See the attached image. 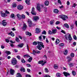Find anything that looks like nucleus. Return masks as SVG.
I'll list each match as a JSON object with an SVG mask.
<instances>
[{
  "mask_svg": "<svg viewBox=\"0 0 77 77\" xmlns=\"http://www.w3.org/2000/svg\"><path fill=\"white\" fill-rule=\"evenodd\" d=\"M26 77H31V75H26Z\"/></svg>",
  "mask_w": 77,
  "mask_h": 77,
  "instance_id": "obj_64",
  "label": "nucleus"
},
{
  "mask_svg": "<svg viewBox=\"0 0 77 77\" xmlns=\"http://www.w3.org/2000/svg\"><path fill=\"white\" fill-rule=\"evenodd\" d=\"M39 39L40 41H42V37L41 36L39 37Z\"/></svg>",
  "mask_w": 77,
  "mask_h": 77,
  "instance_id": "obj_60",
  "label": "nucleus"
},
{
  "mask_svg": "<svg viewBox=\"0 0 77 77\" xmlns=\"http://www.w3.org/2000/svg\"><path fill=\"white\" fill-rule=\"evenodd\" d=\"M22 18L23 19H25V15L24 14H22L21 15Z\"/></svg>",
  "mask_w": 77,
  "mask_h": 77,
  "instance_id": "obj_49",
  "label": "nucleus"
},
{
  "mask_svg": "<svg viewBox=\"0 0 77 77\" xmlns=\"http://www.w3.org/2000/svg\"><path fill=\"white\" fill-rule=\"evenodd\" d=\"M10 72L11 74L13 75L14 73V72H15V70L12 69H11L10 71Z\"/></svg>",
  "mask_w": 77,
  "mask_h": 77,
  "instance_id": "obj_9",
  "label": "nucleus"
},
{
  "mask_svg": "<svg viewBox=\"0 0 77 77\" xmlns=\"http://www.w3.org/2000/svg\"><path fill=\"white\" fill-rule=\"evenodd\" d=\"M42 34L43 35H46V34H47L46 31H45V30H44L43 32H42Z\"/></svg>",
  "mask_w": 77,
  "mask_h": 77,
  "instance_id": "obj_40",
  "label": "nucleus"
},
{
  "mask_svg": "<svg viewBox=\"0 0 77 77\" xmlns=\"http://www.w3.org/2000/svg\"><path fill=\"white\" fill-rule=\"evenodd\" d=\"M59 12V10L57 9H54V13L55 14H57Z\"/></svg>",
  "mask_w": 77,
  "mask_h": 77,
  "instance_id": "obj_20",
  "label": "nucleus"
},
{
  "mask_svg": "<svg viewBox=\"0 0 77 77\" xmlns=\"http://www.w3.org/2000/svg\"><path fill=\"white\" fill-rule=\"evenodd\" d=\"M37 9V11H39V12H41V7L40 6V5L39 4H38L36 7Z\"/></svg>",
  "mask_w": 77,
  "mask_h": 77,
  "instance_id": "obj_8",
  "label": "nucleus"
},
{
  "mask_svg": "<svg viewBox=\"0 0 77 77\" xmlns=\"http://www.w3.org/2000/svg\"><path fill=\"white\" fill-rule=\"evenodd\" d=\"M26 65L28 67H30L31 66V65L29 64H26Z\"/></svg>",
  "mask_w": 77,
  "mask_h": 77,
  "instance_id": "obj_61",
  "label": "nucleus"
},
{
  "mask_svg": "<svg viewBox=\"0 0 77 77\" xmlns=\"http://www.w3.org/2000/svg\"><path fill=\"white\" fill-rule=\"evenodd\" d=\"M5 14H10V13L6 10L5 11Z\"/></svg>",
  "mask_w": 77,
  "mask_h": 77,
  "instance_id": "obj_56",
  "label": "nucleus"
},
{
  "mask_svg": "<svg viewBox=\"0 0 77 77\" xmlns=\"http://www.w3.org/2000/svg\"><path fill=\"white\" fill-rule=\"evenodd\" d=\"M17 7V4H16V3H13V8H16Z\"/></svg>",
  "mask_w": 77,
  "mask_h": 77,
  "instance_id": "obj_41",
  "label": "nucleus"
},
{
  "mask_svg": "<svg viewBox=\"0 0 77 77\" xmlns=\"http://www.w3.org/2000/svg\"><path fill=\"white\" fill-rule=\"evenodd\" d=\"M63 54L65 55H66L68 54V51L66 49L63 52Z\"/></svg>",
  "mask_w": 77,
  "mask_h": 77,
  "instance_id": "obj_29",
  "label": "nucleus"
},
{
  "mask_svg": "<svg viewBox=\"0 0 77 77\" xmlns=\"http://www.w3.org/2000/svg\"><path fill=\"white\" fill-rule=\"evenodd\" d=\"M68 35H65V38L66 39V40H68Z\"/></svg>",
  "mask_w": 77,
  "mask_h": 77,
  "instance_id": "obj_51",
  "label": "nucleus"
},
{
  "mask_svg": "<svg viewBox=\"0 0 77 77\" xmlns=\"http://www.w3.org/2000/svg\"><path fill=\"white\" fill-rule=\"evenodd\" d=\"M21 61L22 63H26V61L24 60V59L22 58L21 60Z\"/></svg>",
  "mask_w": 77,
  "mask_h": 77,
  "instance_id": "obj_37",
  "label": "nucleus"
},
{
  "mask_svg": "<svg viewBox=\"0 0 77 77\" xmlns=\"http://www.w3.org/2000/svg\"><path fill=\"white\" fill-rule=\"evenodd\" d=\"M26 29H27V25H26V24H24L23 27L22 28V29L23 30H25Z\"/></svg>",
  "mask_w": 77,
  "mask_h": 77,
  "instance_id": "obj_14",
  "label": "nucleus"
},
{
  "mask_svg": "<svg viewBox=\"0 0 77 77\" xmlns=\"http://www.w3.org/2000/svg\"><path fill=\"white\" fill-rule=\"evenodd\" d=\"M58 3L60 4V5H62V2H61V1H60V0H58Z\"/></svg>",
  "mask_w": 77,
  "mask_h": 77,
  "instance_id": "obj_46",
  "label": "nucleus"
},
{
  "mask_svg": "<svg viewBox=\"0 0 77 77\" xmlns=\"http://www.w3.org/2000/svg\"><path fill=\"white\" fill-rule=\"evenodd\" d=\"M71 57H69V56H68L67 57V59H69V60H68V62H70V61H71V60H72V58H70Z\"/></svg>",
  "mask_w": 77,
  "mask_h": 77,
  "instance_id": "obj_25",
  "label": "nucleus"
},
{
  "mask_svg": "<svg viewBox=\"0 0 77 77\" xmlns=\"http://www.w3.org/2000/svg\"><path fill=\"white\" fill-rule=\"evenodd\" d=\"M60 18L61 19H62L63 21H65L66 20V19H68V16L65 15H61Z\"/></svg>",
  "mask_w": 77,
  "mask_h": 77,
  "instance_id": "obj_2",
  "label": "nucleus"
},
{
  "mask_svg": "<svg viewBox=\"0 0 77 77\" xmlns=\"http://www.w3.org/2000/svg\"><path fill=\"white\" fill-rule=\"evenodd\" d=\"M73 38L75 40H77V37H76V35H75L73 36Z\"/></svg>",
  "mask_w": 77,
  "mask_h": 77,
  "instance_id": "obj_53",
  "label": "nucleus"
},
{
  "mask_svg": "<svg viewBox=\"0 0 77 77\" xmlns=\"http://www.w3.org/2000/svg\"><path fill=\"white\" fill-rule=\"evenodd\" d=\"M38 45H40V46H42V48H44L45 46L44 45H43V43L42 42H37Z\"/></svg>",
  "mask_w": 77,
  "mask_h": 77,
  "instance_id": "obj_4",
  "label": "nucleus"
},
{
  "mask_svg": "<svg viewBox=\"0 0 77 77\" xmlns=\"http://www.w3.org/2000/svg\"><path fill=\"white\" fill-rule=\"evenodd\" d=\"M33 45H38V43L36 42H34L32 43Z\"/></svg>",
  "mask_w": 77,
  "mask_h": 77,
  "instance_id": "obj_39",
  "label": "nucleus"
},
{
  "mask_svg": "<svg viewBox=\"0 0 77 77\" xmlns=\"http://www.w3.org/2000/svg\"><path fill=\"white\" fill-rule=\"evenodd\" d=\"M20 71H21V72H22V71H23V72H25L26 71L25 68H23V67H21L20 68Z\"/></svg>",
  "mask_w": 77,
  "mask_h": 77,
  "instance_id": "obj_24",
  "label": "nucleus"
},
{
  "mask_svg": "<svg viewBox=\"0 0 77 77\" xmlns=\"http://www.w3.org/2000/svg\"><path fill=\"white\" fill-rule=\"evenodd\" d=\"M17 77H22V76L21 75L20 73H17V75H16Z\"/></svg>",
  "mask_w": 77,
  "mask_h": 77,
  "instance_id": "obj_27",
  "label": "nucleus"
},
{
  "mask_svg": "<svg viewBox=\"0 0 77 77\" xmlns=\"http://www.w3.org/2000/svg\"><path fill=\"white\" fill-rule=\"evenodd\" d=\"M60 42V41H59V39H57L56 41L55 42L56 44H59Z\"/></svg>",
  "mask_w": 77,
  "mask_h": 77,
  "instance_id": "obj_31",
  "label": "nucleus"
},
{
  "mask_svg": "<svg viewBox=\"0 0 77 77\" xmlns=\"http://www.w3.org/2000/svg\"><path fill=\"white\" fill-rule=\"evenodd\" d=\"M70 56L71 57H74V54L73 53H72L71 54Z\"/></svg>",
  "mask_w": 77,
  "mask_h": 77,
  "instance_id": "obj_45",
  "label": "nucleus"
},
{
  "mask_svg": "<svg viewBox=\"0 0 77 77\" xmlns=\"http://www.w3.org/2000/svg\"><path fill=\"white\" fill-rule=\"evenodd\" d=\"M17 9L21 11L23 9V6L21 5H19L17 7Z\"/></svg>",
  "mask_w": 77,
  "mask_h": 77,
  "instance_id": "obj_5",
  "label": "nucleus"
},
{
  "mask_svg": "<svg viewBox=\"0 0 77 77\" xmlns=\"http://www.w3.org/2000/svg\"><path fill=\"white\" fill-rule=\"evenodd\" d=\"M39 19V18L38 16H35L33 17V20L35 21H36L37 20H38Z\"/></svg>",
  "mask_w": 77,
  "mask_h": 77,
  "instance_id": "obj_6",
  "label": "nucleus"
},
{
  "mask_svg": "<svg viewBox=\"0 0 77 77\" xmlns=\"http://www.w3.org/2000/svg\"><path fill=\"white\" fill-rule=\"evenodd\" d=\"M35 31L36 32V33H39L41 32L40 29H38V28H36L35 29Z\"/></svg>",
  "mask_w": 77,
  "mask_h": 77,
  "instance_id": "obj_11",
  "label": "nucleus"
},
{
  "mask_svg": "<svg viewBox=\"0 0 77 77\" xmlns=\"http://www.w3.org/2000/svg\"><path fill=\"white\" fill-rule=\"evenodd\" d=\"M17 18H20L21 17V15L19 14H17Z\"/></svg>",
  "mask_w": 77,
  "mask_h": 77,
  "instance_id": "obj_52",
  "label": "nucleus"
},
{
  "mask_svg": "<svg viewBox=\"0 0 77 77\" xmlns=\"http://www.w3.org/2000/svg\"><path fill=\"white\" fill-rule=\"evenodd\" d=\"M69 66H70V67H72V66H74V64L72 63H70L69 64Z\"/></svg>",
  "mask_w": 77,
  "mask_h": 77,
  "instance_id": "obj_42",
  "label": "nucleus"
},
{
  "mask_svg": "<svg viewBox=\"0 0 77 77\" xmlns=\"http://www.w3.org/2000/svg\"><path fill=\"white\" fill-rule=\"evenodd\" d=\"M1 16L2 17H6L8 16V15L4 13H1Z\"/></svg>",
  "mask_w": 77,
  "mask_h": 77,
  "instance_id": "obj_13",
  "label": "nucleus"
},
{
  "mask_svg": "<svg viewBox=\"0 0 77 77\" xmlns=\"http://www.w3.org/2000/svg\"><path fill=\"white\" fill-rule=\"evenodd\" d=\"M23 57H30V56L28 54H26V55H24Z\"/></svg>",
  "mask_w": 77,
  "mask_h": 77,
  "instance_id": "obj_34",
  "label": "nucleus"
},
{
  "mask_svg": "<svg viewBox=\"0 0 77 77\" xmlns=\"http://www.w3.org/2000/svg\"><path fill=\"white\" fill-rule=\"evenodd\" d=\"M44 77H51V76H50L49 75H48L47 74Z\"/></svg>",
  "mask_w": 77,
  "mask_h": 77,
  "instance_id": "obj_63",
  "label": "nucleus"
},
{
  "mask_svg": "<svg viewBox=\"0 0 77 77\" xmlns=\"http://www.w3.org/2000/svg\"><path fill=\"white\" fill-rule=\"evenodd\" d=\"M44 62V61L43 60H40L38 61L39 64H42V63Z\"/></svg>",
  "mask_w": 77,
  "mask_h": 77,
  "instance_id": "obj_44",
  "label": "nucleus"
},
{
  "mask_svg": "<svg viewBox=\"0 0 77 77\" xmlns=\"http://www.w3.org/2000/svg\"><path fill=\"white\" fill-rule=\"evenodd\" d=\"M60 24V22L59 21H57L56 22V25H57V24Z\"/></svg>",
  "mask_w": 77,
  "mask_h": 77,
  "instance_id": "obj_58",
  "label": "nucleus"
},
{
  "mask_svg": "<svg viewBox=\"0 0 77 77\" xmlns=\"http://www.w3.org/2000/svg\"><path fill=\"white\" fill-rule=\"evenodd\" d=\"M17 59H15V58H13L12 60H11V62H13V61H15V60H16Z\"/></svg>",
  "mask_w": 77,
  "mask_h": 77,
  "instance_id": "obj_55",
  "label": "nucleus"
},
{
  "mask_svg": "<svg viewBox=\"0 0 77 77\" xmlns=\"http://www.w3.org/2000/svg\"><path fill=\"white\" fill-rule=\"evenodd\" d=\"M72 75H74V76H75L76 75V72L74 71H72Z\"/></svg>",
  "mask_w": 77,
  "mask_h": 77,
  "instance_id": "obj_33",
  "label": "nucleus"
},
{
  "mask_svg": "<svg viewBox=\"0 0 77 77\" xmlns=\"http://www.w3.org/2000/svg\"><path fill=\"white\" fill-rule=\"evenodd\" d=\"M24 45V44L23 43H21L20 45H17V47L19 48H22Z\"/></svg>",
  "mask_w": 77,
  "mask_h": 77,
  "instance_id": "obj_15",
  "label": "nucleus"
},
{
  "mask_svg": "<svg viewBox=\"0 0 77 77\" xmlns=\"http://www.w3.org/2000/svg\"><path fill=\"white\" fill-rule=\"evenodd\" d=\"M25 2L28 5H30V0H25Z\"/></svg>",
  "mask_w": 77,
  "mask_h": 77,
  "instance_id": "obj_12",
  "label": "nucleus"
},
{
  "mask_svg": "<svg viewBox=\"0 0 77 77\" xmlns=\"http://www.w3.org/2000/svg\"><path fill=\"white\" fill-rule=\"evenodd\" d=\"M5 53H6L8 55H9L11 54V52L10 51H6L5 52Z\"/></svg>",
  "mask_w": 77,
  "mask_h": 77,
  "instance_id": "obj_28",
  "label": "nucleus"
},
{
  "mask_svg": "<svg viewBox=\"0 0 77 77\" xmlns=\"http://www.w3.org/2000/svg\"><path fill=\"white\" fill-rule=\"evenodd\" d=\"M61 33H63V34H65L66 33L65 31L64 30H62L61 31Z\"/></svg>",
  "mask_w": 77,
  "mask_h": 77,
  "instance_id": "obj_47",
  "label": "nucleus"
},
{
  "mask_svg": "<svg viewBox=\"0 0 77 77\" xmlns=\"http://www.w3.org/2000/svg\"><path fill=\"white\" fill-rule=\"evenodd\" d=\"M57 29H53L52 30V34H55L57 33Z\"/></svg>",
  "mask_w": 77,
  "mask_h": 77,
  "instance_id": "obj_10",
  "label": "nucleus"
},
{
  "mask_svg": "<svg viewBox=\"0 0 77 77\" xmlns=\"http://www.w3.org/2000/svg\"><path fill=\"white\" fill-rule=\"evenodd\" d=\"M61 74L59 72L57 73L56 74V75L57 77H61Z\"/></svg>",
  "mask_w": 77,
  "mask_h": 77,
  "instance_id": "obj_26",
  "label": "nucleus"
},
{
  "mask_svg": "<svg viewBox=\"0 0 77 77\" xmlns=\"http://www.w3.org/2000/svg\"><path fill=\"white\" fill-rule=\"evenodd\" d=\"M33 54L34 55H35V53H36V51H35V50H33Z\"/></svg>",
  "mask_w": 77,
  "mask_h": 77,
  "instance_id": "obj_57",
  "label": "nucleus"
},
{
  "mask_svg": "<svg viewBox=\"0 0 77 77\" xmlns=\"http://www.w3.org/2000/svg\"><path fill=\"white\" fill-rule=\"evenodd\" d=\"M54 23V20H52L50 21V24H53Z\"/></svg>",
  "mask_w": 77,
  "mask_h": 77,
  "instance_id": "obj_36",
  "label": "nucleus"
},
{
  "mask_svg": "<svg viewBox=\"0 0 77 77\" xmlns=\"http://www.w3.org/2000/svg\"><path fill=\"white\" fill-rule=\"evenodd\" d=\"M17 59H21V57H20V56L19 55H17Z\"/></svg>",
  "mask_w": 77,
  "mask_h": 77,
  "instance_id": "obj_62",
  "label": "nucleus"
},
{
  "mask_svg": "<svg viewBox=\"0 0 77 77\" xmlns=\"http://www.w3.org/2000/svg\"><path fill=\"white\" fill-rule=\"evenodd\" d=\"M44 9L45 12H46L47 11V7H44Z\"/></svg>",
  "mask_w": 77,
  "mask_h": 77,
  "instance_id": "obj_54",
  "label": "nucleus"
},
{
  "mask_svg": "<svg viewBox=\"0 0 77 77\" xmlns=\"http://www.w3.org/2000/svg\"><path fill=\"white\" fill-rule=\"evenodd\" d=\"M26 35H29V36H32V35L31 33H29V32L28 31H26Z\"/></svg>",
  "mask_w": 77,
  "mask_h": 77,
  "instance_id": "obj_16",
  "label": "nucleus"
},
{
  "mask_svg": "<svg viewBox=\"0 0 77 77\" xmlns=\"http://www.w3.org/2000/svg\"><path fill=\"white\" fill-rule=\"evenodd\" d=\"M33 59V58H32V57H30V58H29L27 60V61L29 62H31V61Z\"/></svg>",
  "mask_w": 77,
  "mask_h": 77,
  "instance_id": "obj_23",
  "label": "nucleus"
},
{
  "mask_svg": "<svg viewBox=\"0 0 77 77\" xmlns=\"http://www.w3.org/2000/svg\"><path fill=\"white\" fill-rule=\"evenodd\" d=\"M69 40L70 41H72V37H71V34H69L68 36Z\"/></svg>",
  "mask_w": 77,
  "mask_h": 77,
  "instance_id": "obj_22",
  "label": "nucleus"
},
{
  "mask_svg": "<svg viewBox=\"0 0 77 77\" xmlns=\"http://www.w3.org/2000/svg\"><path fill=\"white\" fill-rule=\"evenodd\" d=\"M45 6H48L49 5V2L48 1H46L45 2Z\"/></svg>",
  "mask_w": 77,
  "mask_h": 77,
  "instance_id": "obj_17",
  "label": "nucleus"
},
{
  "mask_svg": "<svg viewBox=\"0 0 77 77\" xmlns=\"http://www.w3.org/2000/svg\"><path fill=\"white\" fill-rule=\"evenodd\" d=\"M28 26L29 27H33V23L31 20L28 19Z\"/></svg>",
  "mask_w": 77,
  "mask_h": 77,
  "instance_id": "obj_1",
  "label": "nucleus"
},
{
  "mask_svg": "<svg viewBox=\"0 0 77 77\" xmlns=\"http://www.w3.org/2000/svg\"><path fill=\"white\" fill-rule=\"evenodd\" d=\"M63 74L65 77H68V75H70V74H69V73L66 72H63Z\"/></svg>",
  "mask_w": 77,
  "mask_h": 77,
  "instance_id": "obj_7",
  "label": "nucleus"
},
{
  "mask_svg": "<svg viewBox=\"0 0 77 77\" xmlns=\"http://www.w3.org/2000/svg\"><path fill=\"white\" fill-rule=\"evenodd\" d=\"M64 26L66 28H67V29H69V25H68V24L67 23H65L64 24Z\"/></svg>",
  "mask_w": 77,
  "mask_h": 77,
  "instance_id": "obj_32",
  "label": "nucleus"
},
{
  "mask_svg": "<svg viewBox=\"0 0 77 77\" xmlns=\"http://www.w3.org/2000/svg\"><path fill=\"white\" fill-rule=\"evenodd\" d=\"M48 34L49 35H51L52 34V32L50 30H49L48 32Z\"/></svg>",
  "mask_w": 77,
  "mask_h": 77,
  "instance_id": "obj_43",
  "label": "nucleus"
},
{
  "mask_svg": "<svg viewBox=\"0 0 77 77\" xmlns=\"http://www.w3.org/2000/svg\"><path fill=\"white\" fill-rule=\"evenodd\" d=\"M54 68L55 69H57V68H58V66L56 64H54Z\"/></svg>",
  "mask_w": 77,
  "mask_h": 77,
  "instance_id": "obj_48",
  "label": "nucleus"
},
{
  "mask_svg": "<svg viewBox=\"0 0 77 77\" xmlns=\"http://www.w3.org/2000/svg\"><path fill=\"white\" fill-rule=\"evenodd\" d=\"M8 35H11L12 36H14V33L12 32V31H11L10 32L8 33Z\"/></svg>",
  "mask_w": 77,
  "mask_h": 77,
  "instance_id": "obj_18",
  "label": "nucleus"
},
{
  "mask_svg": "<svg viewBox=\"0 0 77 77\" xmlns=\"http://www.w3.org/2000/svg\"><path fill=\"white\" fill-rule=\"evenodd\" d=\"M42 47L41 46L39 45H38L37 46V47L38 49V50H42Z\"/></svg>",
  "mask_w": 77,
  "mask_h": 77,
  "instance_id": "obj_21",
  "label": "nucleus"
},
{
  "mask_svg": "<svg viewBox=\"0 0 77 77\" xmlns=\"http://www.w3.org/2000/svg\"><path fill=\"white\" fill-rule=\"evenodd\" d=\"M77 6V4L74 3L73 4V5L72 6V7H73V8H75V6Z\"/></svg>",
  "mask_w": 77,
  "mask_h": 77,
  "instance_id": "obj_59",
  "label": "nucleus"
},
{
  "mask_svg": "<svg viewBox=\"0 0 77 77\" xmlns=\"http://www.w3.org/2000/svg\"><path fill=\"white\" fill-rule=\"evenodd\" d=\"M17 60H15V61H11V63L13 65H16L17 64Z\"/></svg>",
  "mask_w": 77,
  "mask_h": 77,
  "instance_id": "obj_19",
  "label": "nucleus"
},
{
  "mask_svg": "<svg viewBox=\"0 0 77 77\" xmlns=\"http://www.w3.org/2000/svg\"><path fill=\"white\" fill-rule=\"evenodd\" d=\"M15 41L16 42H20V39H19L17 37L16 38Z\"/></svg>",
  "mask_w": 77,
  "mask_h": 77,
  "instance_id": "obj_38",
  "label": "nucleus"
},
{
  "mask_svg": "<svg viewBox=\"0 0 77 77\" xmlns=\"http://www.w3.org/2000/svg\"><path fill=\"white\" fill-rule=\"evenodd\" d=\"M15 17V14H14V13H12L11 14V16H10V18H14Z\"/></svg>",
  "mask_w": 77,
  "mask_h": 77,
  "instance_id": "obj_35",
  "label": "nucleus"
},
{
  "mask_svg": "<svg viewBox=\"0 0 77 77\" xmlns=\"http://www.w3.org/2000/svg\"><path fill=\"white\" fill-rule=\"evenodd\" d=\"M64 43H60V47H63V46H64Z\"/></svg>",
  "mask_w": 77,
  "mask_h": 77,
  "instance_id": "obj_50",
  "label": "nucleus"
},
{
  "mask_svg": "<svg viewBox=\"0 0 77 77\" xmlns=\"http://www.w3.org/2000/svg\"><path fill=\"white\" fill-rule=\"evenodd\" d=\"M32 11H31V14L33 15H36V12L35 11V8L33 7L32 9Z\"/></svg>",
  "mask_w": 77,
  "mask_h": 77,
  "instance_id": "obj_3",
  "label": "nucleus"
},
{
  "mask_svg": "<svg viewBox=\"0 0 77 77\" xmlns=\"http://www.w3.org/2000/svg\"><path fill=\"white\" fill-rule=\"evenodd\" d=\"M2 24L4 26H6L7 24V22H4L2 23Z\"/></svg>",
  "mask_w": 77,
  "mask_h": 77,
  "instance_id": "obj_30",
  "label": "nucleus"
}]
</instances>
